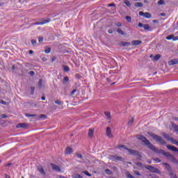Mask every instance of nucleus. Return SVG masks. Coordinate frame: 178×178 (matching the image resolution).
Wrapping results in <instances>:
<instances>
[{"label": "nucleus", "mask_w": 178, "mask_h": 178, "mask_svg": "<svg viewBox=\"0 0 178 178\" xmlns=\"http://www.w3.org/2000/svg\"><path fill=\"white\" fill-rule=\"evenodd\" d=\"M29 74L30 76H34V74H35V72H34V71H31L29 72Z\"/></svg>", "instance_id": "603ef678"}, {"label": "nucleus", "mask_w": 178, "mask_h": 178, "mask_svg": "<svg viewBox=\"0 0 178 178\" xmlns=\"http://www.w3.org/2000/svg\"><path fill=\"white\" fill-rule=\"evenodd\" d=\"M127 177H129V178H134V177H133V175H130V174H129V175H127Z\"/></svg>", "instance_id": "69168bd1"}, {"label": "nucleus", "mask_w": 178, "mask_h": 178, "mask_svg": "<svg viewBox=\"0 0 178 178\" xmlns=\"http://www.w3.org/2000/svg\"><path fill=\"white\" fill-rule=\"evenodd\" d=\"M136 138H138V140H140L142 143H144V144H145L147 147H148V148L152 149V151H154V152H156L157 154H162V155L168 158V156L170 154L169 152H165V150L163 149H158V148L152 145V143H149V140H148V139H147L145 136L143 135H137Z\"/></svg>", "instance_id": "f257e3e1"}, {"label": "nucleus", "mask_w": 178, "mask_h": 178, "mask_svg": "<svg viewBox=\"0 0 178 178\" xmlns=\"http://www.w3.org/2000/svg\"><path fill=\"white\" fill-rule=\"evenodd\" d=\"M161 136H163V137L167 140L168 141H170V136H169V134H165V133H162Z\"/></svg>", "instance_id": "4468645a"}, {"label": "nucleus", "mask_w": 178, "mask_h": 178, "mask_svg": "<svg viewBox=\"0 0 178 178\" xmlns=\"http://www.w3.org/2000/svg\"><path fill=\"white\" fill-rule=\"evenodd\" d=\"M24 127H27V124L26 123H19L17 124V128L20 129L22 128L24 129Z\"/></svg>", "instance_id": "2eb2a0df"}, {"label": "nucleus", "mask_w": 178, "mask_h": 178, "mask_svg": "<svg viewBox=\"0 0 178 178\" xmlns=\"http://www.w3.org/2000/svg\"><path fill=\"white\" fill-rule=\"evenodd\" d=\"M128 45H130V42H122L120 43L121 47H127Z\"/></svg>", "instance_id": "6ab92c4d"}, {"label": "nucleus", "mask_w": 178, "mask_h": 178, "mask_svg": "<svg viewBox=\"0 0 178 178\" xmlns=\"http://www.w3.org/2000/svg\"><path fill=\"white\" fill-rule=\"evenodd\" d=\"M84 175H86V176H88V177H91V174H90V172H88V171H85L83 172Z\"/></svg>", "instance_id": "c9c22d12"}, {"label": "nucleus", "mask_w": 178, "mask_h": 178, "mask_svg": "<svg viewBox=\"0 0 178 178\" xmlns=\"http://www.w3.org/2000/svg\"><path fill=\"white\" fill-rule=\"evenodd\" d=\"M31 42L32 45H34V46L37 45V41L35 40H32L31 41Z\"/></svg>", "instance_id": "4c0bfd02"}, {"label": "nucleus", "mask_w": 178, "mask_h": 178, "mask_svg": "<svg viewBox=\"0 0 178 178\" xmlns=\"http://www.w3.org/2000/svg\"><path fill=\"white\" fill-rule=\"evenodd\" d=\"M134 122V118H131V120L128 122V124H133Z\"/></svg>", "instance_id": "49530a36"}, {"label": "nucleus", "mask_w": 178, "mask_h": 178, "mask_svg": "<svg viewBox=\"0 0 178 178\" xmlns=\"http://www.w3.org/2000/svg\"><path fill=\"white\" fill-rule=\"evenodd\" d=\"M126 20H127V22H129V23H131V17L127 16L126 17Z\"/></svg>", "instance_id": "72a5a7b5"}, {"label": "nucleus", "mask_w": 178, "mask_h": 178, "mask_svg": "<svg viewBox=\"0 0 178 178\" xmlns=\"http://www.w3.org/2000/svg\"><path fill=\"white\" fill-rule=\"evenodd\" d=\"M164 165L167 168V169H169V168H170V166L169 165V164H168V163H165Z\"/></svg>", "instance_id": "bf43d9fd"}, {"label": "nucleus", "mask_w": 178, "mask_h": 178, "mask_svg": "<svg viewBox=\"0 0 178 178\" xmlns=\"http://www.w3.org/2000/svg\"><path fill=\"white\" fill-rule=\"evenodd\" d=\"M178 63V58L172 59L170 62H168V65L170 66H173V65H177Z\"/></svg>", "instance_id": "9d476101"}, {"label": "nucleus", "mask_w": 178, "mask_h": 178, "mask_svg": "<svg viewBox=\"0 0 178 178\" xmlns=\"http://www.w3.org/2000/svg\"><path fill=\"white\" fill-rule=\"evenodd\" d=\"M139 16H143L145 19H151V17H152L151 13L148 12L144 13L143 11L139 12Z\"/></svg>", "instance_id": "20e7f679"}, {"label": "nucleus", "mask_w": 178, "mask_h": 178, "mask_svg": "<svg viewBox=\"0 0 178 178\" xmlns=\"http://www.w3.org/2000/svg\"><path fill=\"white\" fill-rule=\"evenodd\" d=\"M107 6H108V7L114 6L115 7V6H116V5L113 3H112L108 4Z\"/></svg>", "instance_id": "5fc2aeb1"}, {"label": "nucleus", "mask_w": 178, "mask_h": 178, "mask_svg": "<svg viewBox=\"0 0 178 178\" xmlns=\"http://www.w3.org/2000/svg\"><path fill=\"white\" fill-rule=\"evenodd\" d=\"M38 87L39 88H41L42 87V79H40L38 81Z\"/></svg>", "instance_id": "2f4dec72"}, {"label": "nucleus", "mask_w": 178, "mask_h": 178, "mask_svg": "<svg viewBox=\"0 0 178 178\" xmlns=\"http://www.w3.org/2000/svg\"><path fill=\"white\" fill-rule=\"evenodd\" d=\"M154 161L156 162V163H159V162H161V159L159 158L154 159Z\"/></svg>", "instance_id": "37998d69"}, {"label": "nucleus", "mask_w": 178, "mask_h": 178, "mask_svg": "<svg viewBox=\"0 0 178 178\" xmlns=\"http://www.w3.org/2000/svg\"><path fill=\"white\" fill-rule=\"evenodd\" d=\"M134 173L136 175V176H141V174H140V172L138 171H134Z\"/></svg>", "instance_id": "de8ad7c7"}, {"label": "nucleus", "mask_w": 178, "mask_h": 178, "mask_svg": "<svg viewBox=\"0 0 178 178\" xmlns=\"http://www.w3.org/2000/svg\"><path fill=\"white\" fill-rule=\"evenodd\" d=\"M56 60V57H52L51 62H55Z\"/></svg>", "instance_id": "680f3d73"}, {"label": "nucleus", "mask_w": 178, "mask_h": 178, "mask_svg": "<svg viewBox=\"0 0 178 178\" xmlns=\"http://www.w3.org/2000/svg\"><path fill=\"white\" fill-rule=\"evenodd\" d=\"M63 69H64V72H69V70H70V69L67 65H64Z\"/></svg>", "instance_id": "7c9ffc66"}, {"label": "nucleus", "mask_w": 178, "mask_h": 178, "mask_svg": "<svg viewBox=\"0 0 178 178\" xmlns=\"http://www.w3.org/2000/svg\"><path fill=\"white\" fill-rule=\"evenodd\" d=\"M16 66L15 65H12V70H15Z\"/></svg>", "instance_id": "0e129e2a"}, {"label": "nucleus", "mask_w": 178, "mask_h": 178, "mask_svg": "<svg viewBox=\"0 0 178 178\" xmlns=\"http://www.w3.org/2000/svg\"><path fill=\"white\" fill-rule=\"evenodd\" d=\"M108 34H113V31L112 29H108Z\"/></svg>", "instance_id": "6e6d98bb"}, {"label": "nucleus", "mask_w": 178, "mask_h": 178, "mask_svg": "<svg viewBox=\"0 0 178 178\" xmlns=\"http://www.w3.org/2000/svg\"><path fill=\"white\" fill-rule=\"evenodd\" d=\"M106 117L107 118V119L110 120L111 119V113L106 111L104 113Z\"/></svg>", "instance_id": "bb28decb"}, {"label": "nucleus", "mask_w": 178, "mask_h": 178, "mask_svg": "<svg viewBox=\"0 0 178 178\" xmlns=\"http://www.w3.org/2000/svg\"><path fill=\"white\" fill-rule=\"evenodd\" d=\"M118 148L122 151V149H126L127 151V149L129 148H127V147H126V145H120L118 147Z\"/></svg>", "instance_id": "b1692460"}, {"label": "nucleus", "mask_w": 178, "mask_h": 178, "mask_svg": "<svg viewBox=\"0 0 178 178\" xmlns=\"http://www.w3.org/2000/svg\"><path fill=\"white\" fill-rule=\"evenodd\" d=\"M55 104H56L57 105H62L63 104V102L56 100V101H55Z\"/></svg>", "instance_id": "e433bc0d"}, {"label": "nucleus", "mask_w": 178, "mask_h": 178, "mask_svg": "<svg viewBox=\"0 0 178 178\" xmlns=\"http://www.w3.org/2000/svg\"><path fill=\"white\" fill-rule=\"evenodd\" d=\"M153 23H159L158 19H154V20H153Z\"/></svg>", "instance_id": "338daca9"}, {"label": "nucleus", "mask_w": 178, "mask_h": 178, "mask_svg": "<svg viewBox=\"0 0 178 178\" xmlns=\"http://www.w3.org/2000/svg\"><path fill=\"white\" fill-rule=\"evenodd\" d=\"M147 134H149V136H150V137H152V138L156 140V141H157V143H160V144H162V145H165V144H166V141H165V140H163V138L162 137H161L155 134L149 133V132H147Z\"/></svg>", "instance_id": "f03ea898"}, {"label": "nucleus", "mask_w": 178, "mask_h": 178, "mask_svg": "<svg viewBox=\"0 0 178 178\" xmlns=\"http://www.w3.org/2000/svg\"><path fill=\"white\" fill-rule=\"evenodd\" d=\"M114 159H115V161H123V159L119 156H114Z\"/></svg>", "instance_id": "cd10ccee"}, {"label": "nucleus", "mask_w": 178, "mask_h": 178, "mask_svg": "<svg viewBox=\"0 0 178 178\" xmlns=\"http://www.w3.org/2000/svg\"><path fill=\"white\" fill-rule=\"evenodd\" d=\"M127 151H128V152H129V154H131V155H138V152L134 150V149H127Z\"/></svg>", "instance_id": "ddd939ff"}, {"label": "nucleus", "mask_w": 178, "mask_h": 178, "mask_svg": "<svg viewBox=\"0 0 178 178\" xmlns=\"http://www.w3.org/2000/svg\"><path fill=\"white\" fill-rule=\"evenodd\" d=\"M106 134L107 137H108V138H113V135L112 134V130L111 129V127H108L106 129Z\"/></svg>", "instance_id": "423d86ee"}, {"label": "nucleus", "mask_w": 178, "mask_h": 178, "mask_svg": "<svg viewBox=\"0 0 178 178\" xmlns=\"http://www.w3.org/2000/svg\"><path fill=\"white\" fill-rule=\"evenodd\" d=\"M163 3H165L163 0H160L158 1V5H163Z\"/></svg>", "instance_id": "ea45409f"}, {"label": "nucleus", "mask_w": 178, "mask_h": 178, "mask_svg": "<svg viewBox=\"0 0 178 178\" xmlns=\"http://www.w3.org/2000/svg\"><path fill=\"white\" fill-rule=\"evenodd\" d=\"M105 172L107 175H112V171L109 169H106Z\"/></svg>", "instance_id": "f704fd0d"}, {"label": "nucleus", "mask_w": 178, "mask_h": 178, "mask_svg": "<svg viewBox=\"0 0 178 178\" xmlns=\"http://www.w3.org/2000/svg\"><path fill=\"white\" fill-rule=\"evenodd\" d=\"M115 26H117V27H122V23H120V22H117V23L115 24Z\"/></svg>", "instance_id": "3c124183"}, {"label": "nucleus", "mask_w": 178, "mask_h": 178, "mask_svg": "<svg viewBox=\"0 0 178 178\" xmlns=\"http://www.w3.org/2000/svg\"><path fill=\"white\" fill-rule=\"evenodd\" d=\"M124 3L126 4V6H128L129 8H130V6H131V3H130V1H129V0H124Z\"/></svg>", "instance_id": "4be33fe9"}, {"label": "nucleus", "mask_w": 178, "mask_h": 178, "mask_svg": "<svg viewBox=\"0 0 178 178\" xmlns=\"http://www.w3.org/2000/svg\"><path fill=\"white\" fill-rule=\"evenodd\" d=\"M170 142L172 143V144H175V145L178 146V141L175 140L173 138H170Z\"/></svg>", "instance_id": "f3484780"}, {"label": "nucleus", "mask_w": 178, "mask_h": 178, "mask_svg": "<svg viewBox=\"0 0 178 178\" xmlns=\"http://www.w3.org/2000/svg\"><path fill=\"white\" fill-rule=\"evenodd\" d=\"M143 29L145 30H147V31H151V28L149 27V24H144L143 25Z\"/></svg>", "instance_id": "a211bd4d"}, {"label": "nucleus", "mask_w": 178, "mask_h": 178, "mask_svg": "<svg viewBox=\"0 0 178 178\" xmlns=\"http://www.w3.org/2000/svg\"><path fill=\"white\" fill-rule=\"evenodd\" d=\"M172 127L175 129V131H178V126L175 122H172Z\"/></svg>", "instance_id": "412c9836"}, {"label": "nucleus", "mask_w": 178, "mask_h": 178, "mask_svg": "<svg viewBox=\"0 0 178 178\" xmlns=\"http://www.w3.org/2000/svg\"><path fill=\"white\" fill-rule=\"evenodd\" d=\"M77 92V89H73L71 92V95H74V93Z\"/></svg>", "instance_id": "a18cd8bd"}, {"label": "nucleus", "mask_w": 178, "mask_h": 178, "mask_svg": "<svg viewBox=\"0 0 178 178\" xmlns=\"http://www.w3.org/2000/svg\"><path fill=\"white\" fill-rule=\"evenodd\" d=\"M170 177L171 178H177V176H176V175L173 174V173H171L170 174Z\"/></svg>", "instance_id": "09e8293b"}, {"label": "nucleus", "mask_w": 178, "mask_h": 178, "mask_svg": "<svg viewBox=\"0 0 178 178\" xmlns=\"http://www.w3.org/2000/svg\"><path fill=\"white\" fill-rule=\"evenodd\" d=\"M45 54H49L51 52V48H47L44 50Z\"/></svg>", "instance_id": "a19ab883"}, {"label": "nucleus", "mask_w": 178, "mask_h": 178, "mask_svg": "<svg viewBox=\"0 0 178 178\" xmlns=\"http://www.w3.org/2000/svg\"><path fill=\"white\" fill-rule=\"evenodd\" d=\"M166 147L168 148V149H170V151H172L173 152H178V149L177 147L173 146V145H168L166 146Z\"/></svg>", "instance_id": "1a4fd4ad"}, {"label": "nucleus", "mask_w": 178, "mask_h": 178, "mask_svg": "<svg viewBox=\"0 0 178 178\" xmlns=\"http://www.w3.org/2000/svg\"><path fill=\"white\" fill-rule=\"evenodd\" d=\"M28 118H34L35 117V114H26Z\"/></svg>", "instance_id": "58836bf2"}, {"label": "nucleus", "mask_w": 178, "mask_h": 178, "mask_svg": "<svg viewBox=\"0 0 178 178\" xmlns=\"http://www.w3.org/2000/svg\"><path fill=\"white\" fill-rule=\"evenodd\" d=\"M136 8H143V3L137 2L135 3Z\"/></svg>", "instance_id": "5701e85b"}, {"label": "nucleus", "mask_w": 178, "mask_h": 178, "mask_svg": "<svg viewBox=\"0 0 178 178\" xmlns=\"http://www.w3.org/2000/svg\"><path fill=\"white\" fill-rule=\"evenodd\" d=\"M47 118V116H46L45 115H40L39 116V118H40V119H42V118Z\"/></svg>", "instance_id": "4d7b16f0"}, {"label": "nucleus", "mask_w": 178, "mask_h": 178, "mask_svg": "<svg viewBox=\"0 0 178 178\" xmlns=\"http://www.w3.org/2000/svg\"><path fill=\"white\" fill-rule=\"evenodd\" d=\"M117 33H118L119 34H121V35H124V32L122 31V29H120V28H118L117 29Z\"/></svg>", "instance_id": "393cba45"}, {"label": "nucleus", "mask_w": 178, "mask_h": 178, "mask_svg": "<svg viewBox=\"0 0 178 178\" xmlns=\"http://www.w3.org/2000/svg\"><path fill=\"white\" fill-rule=\"evenodd\" d=\"M143 42L141 40H134L131 42V45L133 47H137L138 45H140V44H142Z\"/></svg>", "instance_id": "9b49d317"}, {"label": "nucleus", "mask_w": 178, "mask_h": 178, "mask_svg": "<svg viewBox=\"0 0 178 178\" xmlns=\"http://www.w3.org/2000/svg\"><path fill=\"white\" fill-rule=\"evenodd\" d=\"M51 166L52 167L53 170H54V172H60V167L58 165H56V164L54 163H51Z\"/></svg>", "instance_id": "0eeeda50"}, {"label": "nucleus", "mask_w": 178, "mask_h": 178, "mask_svg": "<svg viewBox=\"0 0 178 178\" xmlns=\"http://www.w3.org/2000/svg\"><path fill=\"white\" fill-rule=\"evenodd\" d=\"M72 152H73V149H72L71 147H68L65 149V155H70V154H72Z\"/></svg>", "instance_id": "f8f14e48"}, {"label": "nucleus", "mask_w": 178, "mask_h": 178, "mask_svg": "<svg viewBox=\"0 0 178 178\" xmlns=\"http://www.w3.org/2000/svg\"><path fill=\"white\" fill-rule=\"evenodd\" d=\"M29 54L31 55V54H34V51L33 50H30Z\"/></svg>", "instance_id": "774afa93"}, {"label": "nucleus", "mask_w": 178, "mask_h": 178, "mask_svg": "<svg viewBox=\"0 0 178 178\" xmlns=\"http://www.w3.org/2000/svg\"><path fill=\"white\" fill-rule=\"evenodd\" d=\"M88 136L89 137H92V136H94V129H89Z\"/></svg>", "instance_id": "aec40b11"}, {"label": "nucleus", "mask_w": 178, "mask_h": 178, "mask_svg": "<svg viewBox=\"0 0 178 178\" xmlns=\"http://www.w3.org/2000/svg\"><path fill=\"white\" fill-rule=\"evenodd\" d=\"M34 91H35V88L34 86L31 87V94L34 95Z\"/></svg>", "instance_id": "c85d7f7f"}, {"label": "nucleus", "mask_w": 178, "mask_h": 178, "mask_svg": "<svg viewBox=\"0 0 178 178\" xmlns=\"http://www.w3.org/2000/svg\"><path fill=\"white\" fill-rule=\"evenodd\" d=\"M38 170L42 175H45V170H44V168H42V166L38 167Z\"/></svg>", "instance_id": "dca6fc26"}, {"label": "nucleus", "mask_w": 178, "mask_h": 178, "mask_svg": "<svg viewBox=\"0 0 178 178\" xmlns=\"http://www.w3.org/2000/svg\"><path fill=\"white\" fill-rule=\"evenodd\" d=\"M64 81H69V77L65 76L64 77Z\"/></svg>", "instance_id": "052dcab7"}, {"label": "nucleus", "mask_w": 178, "mask_h": 178, "mask_svg": "<svg viewBox=\"0 0 178 178\" xmlns=\"http://www.w3.org/2000/svg\"><path fill=\"white\" fill-rule=\"evenodd\" d=\"M136 165H137V166H139V167L143 166V163H136Z\"/></svg>", "instance_id": "e2e57ef3"}, {"label": "nucleus", "mask_w": 178, "mask_h": 178, "mask_svg": "<svg viewBox=\"0 0 178 178\" xmlns=\"http://www.w3.org/2000/svg\"><path fill=\"white\" fill-rule=\"evenodd\" d=\"M42 41H44V38L43 37H40L38 38V42H40V44H41V42H42Z\"/></svg>", "instance_id": "c03bdc74"}, {"label": "nucleus", "mask_w": 178, "mask_h": 178, "mask_svg": "<svg viewBox=\"0 0 178 178\" xmlns=\"http://www.w3.org/2000/svg\"><path fill=\"white\" fill-rule=\"evenodd\" d=\"M167 158L168 159H170V161H172L173 163H177V159H176V158H175V156L170 153L167 156Z\"/></svg>", "instance_id": "6e6552de"}, {"label": "nucleus", "mask_w": 178, "mask_h": 178, "mask_svg": "<svg viewBox=\"0 0 178 178\" xmlns=\"http://www.w3.org/2000/svg\"><path fill=\"white\" fill-rule=\"evenodd\" d=\"M165 40H173V35H170L167 36L165 38Z\"/></svg>", "instance_id": "473e14b6"}, {"label": "nucleus", "mask_w": 178, "mask_h": 178, "mask_svg": "<svg viewBox=\"0 0 178 178\" xmlns=\"http://www.w3.org/2000/svg\"><path fill=\"white\" fill-rule=\"evenodd\" d=\"M178 40V36L175 37L173 35L172 41H177Z\"/></svg>", "instance_id": "8fccbe9b"}, {"label": "nucleus", "mask_w": 178, "mask_h": 178, "mask_svg": "<svg viewBox=\"0 0 178 178\" xmlns=\"http://www.w3.org/2000/svg\"><path fill=\"white\" fill-rule=\"evenodd\" d=\"M76 156H77L78 158H80V159L83 158V156L81 155V154H80V153H79V152H76Z\"/></svg>", "instance_id": "79ce46f5"}, {"label": "nucleus", "mask_w": 178, "mask_h": 178, "mask_svg": "<svg viewBox=\"0 0 178 178\" xmlns=\"http://www.w3.org/2000/svg\"><path fill=\"white\" fill-rule=\"evenodd\" d=\"M73 178H83V176L79 175V174H75L74 175L72 176Z\"/></svg>", "instance_id": "c756f323"}, {"label": "nucleus", "mask_w": 178, "mask_h": 178, "mask_svg": "<svg viewBox=\"0 0 178 178\" xmlns=\"http://www.w3.org/2000/svg\"><path fill=\"white\" fill-rule=\"evenodd\" d=\"M0 104H2V105H6V102L3 101V100H1L0 101Z\"/></svg>", "instance_id": "864d4df0"}, {"label": "nucleus", "mask_w": 178, "mask_h": 178, "mask_svg": "<svg viewBox=\"0 0 178 178\" xmlns=\"http://www.w3.org/2000/svg\"><path fill=\"white\" fill-rule=\"evenodd\" d=\"M49 22H51V19L48 18L43 21L35 22L34 25L35 26H42V24H47V23H49Z\"/></svg>", "instance_id": "39448f33"}, {"label": "nucleus", "mask_w": 178, "mask_h": 178, "mask_svg": "<svg viewBox=\"0 0 178 178\" xmlns=\"http://www.w3.org/2000/svg\"><path fill=\"white\" fill-rule=\"evenodd\" d=\"M138 27H144V24H143V23L139 22L138 24Z\"/></svg>", "instance_id": "13d9d810"}, {"label": "nucleus", "mask_w": 178, "mask_h": 178, "mask_svg": "<svg viewBox=\"0 0 178 178\" xmlns=\"http://www.w3.org/2000/svg\"><path fill=\"white\" fill-rule=\"evenodd\" d=\"M146 169H147V170H149L150 172H152V173H157L158 175H161V171L159 170V169L155 167L147 165L146 166Z\"/></svg>", "instance_id": "7ed1b4c3"}, {"label": "nucleus", "mask_w": 178, "mask_h": 178, "mask_svg": "<svg viewBox=\"0 0 178 178\" xmlns=\"http://www.w3.org/2000/svg\"><path fill=\"white\" fill-rule=\"evenodd\" d=\"M159 59H161V54H156L154 57V60H159Z\"/></svg>", "instance_id": "a878e982"}]
</instances>
